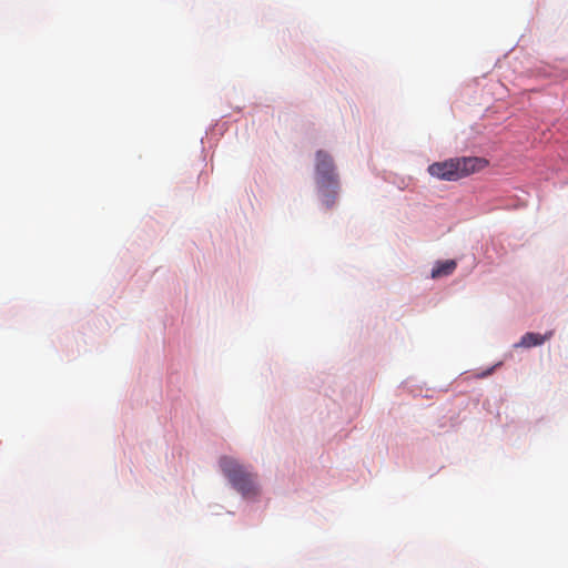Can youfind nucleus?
I'll return each mask as SVG.
<instances>
[{
    "instance_id": "f257e3e1",
    "label": "nucleus",
    "mask_w": 568,
    "mask_h": 568,
    "mask_svg": "<svg viewBox=\"0 0 568 568\" xmlns=\"http://www.w3.org/2000/svg\"><path fill=\"white\" fill-rule=\"evenodd\" d=\"M223 475L229 479L232 487L243 497H255L260 493L256 475L246 466L230 456H222L219 459Z\"/></svg>"
},
{
    "instance_id": "f03ea898",
    "label": "nucleus",
    "mask_w": 568,
    "mask_h": 568,
    "mask_svg": "<svg viewBox=\"0 0 568 568\" xmlns=\"http://www.w3.org/2000/svg\"><path fill=\"white\" fill-rule=\"evenodd\" d=\"M487 164L486 160L480 158H455L443 162H435L427 169L428 173L444 181H457L480 171Z\"/></svg>"
},
{
    "instance_id": "7ed1b4c3",
    "label": "nucleus",
    "mask_w": 568,
    "mask_h": 568,
    "mask_svg": "<svg viewBox=\"0 0 568 568\" xmlns=\"http://www.w3.org/2000/svg\"><path fill=\"white\" fill-rule=\"evenodd\" d=\"M316 182L321 190L326 192L324 194L325 204L333 205L338 187V176L332 156L322 150L316 153Z\"/></svg>"
},
{
    "instance_id": "20e7f679",
    "label": "nucleus",
    "mask_w": 568,
    "mask_h": 568,
    "mask_svg": "<svg viewBox=\"0 0 568 568\" xmlns=\"http://www.w3.org/2000/svg\"><path fill=\"white\" fill-rule=\"evenodd\" d=\"M554 331H549L545 335L529 332L521 336L520 342L516 346L526 348L538 346L544 344L546 341L550 339Z\"/></svg>"
},
{
    "instance_id": "39448f33",
    "label": "nucleus",
    "mask_w": 568,
    "mask_h": 568,
    "mask_svg": "<svg viewBox=\"0 0 568 568\" xmlns=\"http://www.w3.org/2000/svg\"><path fill=\"white\" fill-rule=\"evenodd\" d=\"M456 266H457V264L454 260H447L444 262H439L432 270V277L437 278V277H442V276H447L455 271Z\"/></svg>"
},
{
    "instance_id": "423d86ee",
    "label": "nucleus",
    "mask_w": 568,
    "mask_h": 568,
    "mask_svg": "<svg viewBox=\"0 0 568 568\" xmlns=\"http://www.w3.org/2000/svg\"><path fill=\"white\" fill-rule=\"evenodd\" d=\"M498 365H499V364H497V366H498ZM495 367H496V365H495V366H491V367H490V368H488L487 371H485V372H483V373L478 374V375H477V377H479V378H484V377L489 376V375L494 372Z\"/></svg>"
}]
</instances>
